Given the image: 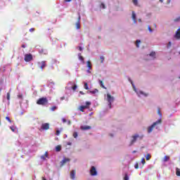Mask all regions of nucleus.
Instances as JSON below:
<instances>
[{"instance_id": "nucleus-1", "label": "nucleus", "mask_w": 180, "mask_h": 180, "mask_svg": "<svg viewBox=\"0 0 180 180\" xmlns=\"http://www.w3.org/2000/svg\"><path fill=\"white\" fill-rule=\"evenodd\" d=\"M161 123H162V120L161 118H159L157 121H155L151 125L148 127L147 131L148 134H150V133H153V130H154V129H158Z\"/></svg>"}, {"instance_id": "nucleus-2", "label": "nucleus", "mask_w": 180, "mask_h": 180, "mask_svg": "<svg viewBox=\"0 0 180 180\" xmlns=\"http://www.w3.org/2000/svg\"><path fill=\"white\" fill-rule=\"evenodd\" d=\"M131 84L134 88V92H136L137 96H139V98H147V96H148V93L140 90L139 89L136 88V86H134V84H133V82H131Z\"/></svg>"}, {"instance_id": "nucleus-3", "label": "nucleus", "mask_w": 180, "mask_h": 180, "mask_svg": "<svg viewBox=\"0 0 180 180\" xmlns=\"http://www.w3.org/2000/svg\"><path fill=\"white\" fill-rule=\"evenodd\" d=\"M105 101L108 102L109 109H112V103L115 102V97L110 95V94H107V95L105 96Z\"/></svg>"}, {"instance_id": "nucleus-4", "label": "nucleus", "mask_w": 180, "mask_h": 180, "mask_svg": "<svg viewBox=\"0 0 180 180\" xmlns=\"http://www.w3.org/2000/svg\"><path fill=\"white\" fill-rule=\"evenodd\" d=\"M98 169L96 167L91 166L89 169V174L91 176H98Z\"/></svg>"}, {"instance_id": "nucleus-5", "label": "nucleus", "mask_w": 180, "mask_h": 180, "mask_svg": "<svg viewBox=\"0 0 180 180\" xmlns=\"http://www.w3.org/2000/svg\"><path fill=\"white\" fill-rule=\"evenodd\" d=\"M85 105H80L78 107V110H80V112H84L85 109H88L91 105V102L86 101Z\"/></svg>"}, {"instance_id": "nucleus-6", "label": "nucleus", "mask_w": 180, "mask_h": 180, "mask_svg": "<svg viewBox=\"0 0 180 180\" xmlns=\"http://www.w3.org/2000/svg\"><path fill=\"white\" fill-rule=\"evenodd\" d=\"M155 52H151L150 54H148L145 57V60H155Z\"/></svg>"}, {"instance_id": "nucleus-7", "label": "nucleus", "mask_w": 180, "mask_h": 180, "mask_svg": "<svg viewBox=\"0 0 180 180\" xmlns=\"http://www.w3.org/2000/svg\"><path fill=\"white\" fill-rule=\"evenodd\" d=\"M48 102L49 101L47 100V98H41L37 101V105H46Z\"/></svg>"}, {"instance_id": "nucleus-8", "label": "nucleus", "mask_w": 180, "mask_h": 180, "mask_svg": "<svg viewBox=\"0 0 180 180\" xmlns=\"http://www.w3.org/2000/svg\"><path fill=\"white\" fill-rule=\"evenodd\" d=\"M24 60L27 63H29V61H32V60H33V56H32V54H26L25 56Z\"/></svg>"}, {"instance_id": "nucleus-9", "label": "nucleus", "mask_w": 180, "mask_h": 180, "mask_svg": "<svg viewBox=\"0 0 180 180\" xmlns=\"http://www.w3.org/2000/svg\"><path fill=\"white\" fill-rule=\"evenodd\" d=\"M137 139H140V135H139V134H136L132 136V139L131 141V144H134V143L137 141Z\"/></svg>"}, {"instance_id": "nucleus-10", "label": "nucleus", "mask_w": 180, "mask_h": 180, "mask_svg": "<svg viewBox=\"0 0 180 180\" xmlns=\"http://www.w3.org/2000/svg\"><path fill=\"white\" fill-rule=\"evenodd\" d=\"M131 19L134 23V25H137V15L134 11H132Z\"/></svg>"}, {"instance_id": "nucleus-11", "label": "nucleus", "mask_w": 180, "mask_h": 180, "mask_svg": "<svg viewBox=\"0 0 180 180\" xmlns=\"http://www.w3.org/2000/svg\"><path fill=\"white\" fill-rule=\"evenodd\" d=\"M80 129L83 131L91 130V129H92V127L89 125H82L80 127Z\"/></svg>"}, {"instance_id": "nucleus-12", "label": "nucleus", "mask_w": 180, "mask_h": 180, "mask_svg": "<svg viewBox=\"0 0 180 180\" xmlns=\"http://www.w3.org/2000/svg\"><path fill=\"white\" fill-rule=\"evenodd\" d=\"M41 128L43 130H49V129H50V124L49 123H44L42 124Z\"/></svg>"}, {"instance_id": "nucleus-13", "label": "nucleus", "mask_w": 180, "mask_h": 180, "mask_svg": "<svg viewBox=\"0 0 180 180\" xmlns=\"http://www.w3.org/2000/svg\"><path fill=\"white\" fill-rule=\"evenodd\" d=\"M70 158H64L63 160L60 162V167H63L66 164V162H70Z\"/></svg>"}, {"instance_id": "nucleus-14", "label": "nucleus", "mask_w": 180, "mask_h": 180, "mask_svg": "<svg viewBox=\"0 0 180 180\" xmlns=\"http://www.w3.org/2000/svg\"><path fill=\"white\" fill-rule=\"evenodd\" d=\"M81 15H79L78 21L76 22V29H81Z\"/></svg>"}, {"instance_id": "nucleus-15", "label": "nucleus", "mask_w": 180, "mask_h": 180, "mask_svg": "<svg viewBox=\"0 0 180 180\" xmlns=\"http://www.w3.org/2000/svg\"><path fill=\"white\" fill-rule=\"evenodd\" d=\"M38 67L39 68H41V70H43V68H44V67H46V62L41 61V62L38 63Z\"/></svg>"}, {"instance_id": "nucleus-16", "label": "nucleus", "mask_w": 180, "mask_h": 180, "mask_svg": "<svg viewBox=\"0 0 180 180\" xmlns=\"http://www.w3.org/2000/svg\"><path fill=\"white\" fill-rule=\"evenodd\" d=\"M40 158L41 161H46V158H49V153L46 152L44 155L40 156Z\"/></svg>"}, {"instance_id": "nucleus-17", "label": "nucleus", "mask_w": 180, "mask_h": 180, "mask_svg": "<svg viewBox=\"0 0 180 180\" xmlns=\"http://www.w3.org/2000/svg\"><path fill=\"white\" fill-rule=\"evenodd\" d=\"M140 44H141V41L140 39H137L135 42L136 47L137 49H140Z\"/></svg>"}, {"instance_id": "nucleus-18", "label": "nucleus", "mask_w": 180, "mask_h": 180, "mask_svg": "<svg viewBox=\"0 0 180 180\" xmlns=\"http://www.w3.org/2000/svg\"><path fill=\"white\" fill-rule=\"evenodd\" d=\"M71 179H75V170H72L70 172Z\"/></svg>"}, {"instance_id": "nucleus-19", "label": "nucleus", "mask_w": 180, "mask_h": 180, "mask_svg": "<svg viewBox=\"0 0 180 180\" xmlns=\"http://www.w3.org/2000/svg\"><path fill=\"white\" fill-rule=\"evenodd\" d=\"M176 39H180V28L177 30L175 34Z\"/></svg>"}, {"instance_id": "nucleus-20", "label": "nucleus", "mask_w": 180, "mask_h": 180, "mask_svg": "<svg viewBox=\"0 0 180 180\" xmlns=\"http://www.w3.org/2000/svg\"><path fill=\"white\" fill-rule=\"evenodd\" d=\"M78 58L80 61H82V64H85V61H84V57L81 56V53H78Z\"/></svg>"}, {"instance_id": "nucleus-21", "label": "nucleus", "mask_w": 180, "mask_h": 180, "mask_svg": "<svg viewBox=\"0 0 180 180\" xmlns=\"http://www.w3.org/2000/svg\"><path fill=\"white\" fill-rule=\"evenodd\" d=\"M98 89H94V90H92V91H89V94H91L92 95H95V94H98Z\"/></svg>"}, {"instance_id": "nucleus-22", "label": "nucleus", "mask_w": 180, "mask_h": 180, "mask_svg": "<svg viewBox=\"0 0 180 180\" xmlns=\"http://www.w3.org/2000/svg\"><path fill=\"white\" fill-rule=\"evenodd\" d=\"M70 84H71L72 85H74L73 86H72V89L73 91H76V90H77V84H74V83H72V82H70Z\"/></svg>"}, {"instance_id": "nucleus-23", "label": "nucleus", "mask_w": 180, "mask_h": 180, "mask_svg": "<svg viewBox=\"0 0 180 180\" xmlns=\"http://www.w3.org/2000/svg\"><path fill=\"white\" fill-rule=\"evenodd\" d=\"M176 175L180 176V169L178 167L176 168Z\"/></svg>"}, {"instance_id": "nucleus-24", "label": "nucleus", "mask_w": 180, "mask_h": 180, "mask_svg": "<svg viewBox=\"0 0 180 180\" xmlns=\"http://www.w3.org/2000/svg\"><path fill=\"white\" fill-rule=\"evenodd\" d=\"M11 130H12L13 132L18 131V128L16 127H10Z\"/></svg>"}, {"instance_id": "nucleus-25", "label": "nucleus", "mask_w": 180, "mask_h": 180, "mask_svg": "<svg viewBox=\"0 0 180 180\" xmlns=\"http://www.w3.org/2000/svg\"><path fill=\"white\" fill-rule=\"evenodd\" d=\"M169 156H165L164 158H163V162H167V161H169Z\"/></svg>"}, {"instance_id": "nucleus-26", "label": "nucleus", "mask_w": 180, "mask_h": 180, "mask_svg": "<svg viewBox=\"0 0 180 180\" xmlns=\"http://www.w3.org/2000/svg\"><path fill=\"white\" fill-rule=\"evenodd\" d=\"M56 151L59 152L61 151V146L58 145L56 147Z\"/></svg>"}, {"instance_id": "nucleus-27", "label": "nucleus", "mask_w": 180, "mask_h": 180, "mask_svg": "<svg viewBox=\"0 0 180 180\" xmlns=\"http://www.w3.org/2000/svg\"><path fill=\"white\" fill-rule=\"evenodd\" d=\"M150 159H151V155L150 153H148L146 155V161H150Z\"/></svg>"}, {"instance_id": "nucleus-28", "label": "nucleus", "mask_w": 180, "mask_h": 180, "mask_svg": "<svg viewBox=\"0 0 180 180\" xmlns=\"http://www.w3.org/2000/svg\"><path fill=\"white\" fill-rule=\"evenodd\" d=\"M84 89H86V90L89 89V86H88V83L84 82Z\"/></svg>"}, {"instance_id": "nucleus-29", "label": "nucleus", "mask_w": 180, "mask_h": 180, "mask_svg": "<svg viewBox=\"0 0 180 180\" xmlns=\"http://www.w3.org/2000/svg\"><path fill=\"white\" fill-rule=\"evenodd\" d=\"M132 2L134 4V5H135L136 6H137V5H139V0H132Z\"/></svg>"}, {"instance_id": "nucleus-30", "label": "nucleus", "mask_w": 180, "mask_h": 180, "mask_svg": "<svg viewBox=\"0 0 180 180\" xmlns=\"http://www.w3.org/2000/svg\"><path fill=\"white\" fill-rule=\"evenodd\" d=\"M72 136L74 137V139H77L78 132H74L73 134H72Z\"/></svg>"}, {"instance_id": "nucleus-31", "label": "nucleus", "mask_w": 180, "mask_h": 180, "mask_svg": "<svg viewBox=\"0 0 180 180\" xmlns=\"http://www.w3.org/2000/svg\"><path fill=\"white\" fill-rule=\"evenodd\" d=\"M141 163L142 164V167L146 164V160L143 158L141 160Z\"/></svg>"}, {"instance_id": "nucleus-32", "label": "nucleus", "mask_w": 180, "mask_h": 180, "mask_svg": "<svg viewBox=\"0 0 180 180\" xmlns=\"http://www.w3.org/2000/svg\"><path fill=\"white\" fill-rule=\"evenodd\" d=\"M86 67H87V68H89V67H91L92 66V65L91 64V61H89V60H88L87 62H86Z\"/></svg>"}, {"instance_id": "nucleus-33", "label": "nucleus", "mask_w": 180, "mask_h": 180, "mask_svg": "<svg viewBox=\"0 0 180 180\" xmlns=\"http://www.w3.org/2000/svg\"><path fill=\"white\" fill-rule=\"evenodd\" d=\"M101 8H102V9H106V6L105 5V4L101 3Z\"/></svg>"}, {"instance_id": "nucleus-34", "label": "nucleus", "mask_w": 180, "mask_h": 180, "mask_svg": "<svg viewBox=\"0 0 180 180\" xmlns=\"http://www.w3.org/2000/svg\"><path fill=\"white\" fill-rule=\"evenodd\" d=\"M63 131V128L60 129V130H57L56 131V136H60V133H61V131Z\"/></svg>"}, {"instance_id": "nucleus-35", "label": "nucleus", "mask_w": 180, "mask_h": 180, "mask_svg": "<svg viewBox=\"0 0 180 180\" xmlns=\"http://www.w3.org/2000/svg\"><path fill=\"white\" fill-rule=\"evenodd\" d=\"M7 100L8 101L11 100V92L7 93Z\"/></svg>"}, {"instance_id": "nucleus-36", "label": "nucleus", "mask_w": 180, "mask_h": 180, "mask_svg": "<svg viewBox=\"0 0 180 180\" xmlns=\"http://www.w3.org/2000/svg\"><path fill=\"white\" fill-rule=\"evenodd\" d=\"M100 59H101V63H103V61H105V57H103V56H101Z\"/></svg>"}, {"instance_id": "nucleus-37", "label": "nucleus", "mask_w": 180, "mask_h": 180, "mask_svg": "<svg viewBox=\"0 0 180 180\" xmlns=\"http://www.w3.org/2000/svg\"><path fill=\"white\" fill-rule=\"evenodd\" d=\"M171 46H172V43L171 41H169L167 44V49H169L171 47Z\"/></svg>"}, {"instance_id": "nucleus-38", "label": "nucleus", "mask_w": 180, "mask_h": 180, "mask_svg": "<svg viewBox=\"0 0 180 180\" xmlns=\"http://www.w3.org/2000/svg\"><path fill=\"white\" fill-rule=\"evenodd\" d=\"M134 168H135L136 169H139V163H138V162H136V163L135 164Z\"/></svg>"}, {"instance_id": "nucleus-39", "label": "nucleus", "mask_w": 180, "mask_h": 180, "mask_svg": "<svg viewBox=\"0 0 180 180\" xmlns=\"http://www.w3.org/2000/svg\"><path fill=\"white\" fill-rule=\"evenodd\" d=\"M124 180H129V175H127V174H125L124 177Z\"/></svg>"}, {"instance_id": "nucleus-40", "label": "nucleus", "mask_w": 180, "mask_h": 180, "mask_svg": "<svg viewBox=\"0 0 180 180\" xmlns=\"http://www.w3.org/2000/svg\"><path fill=\"white\" fill-rule=\"evenodd\" d=\"M6 120H8V122H9V123H12V121L11 120V118H9V117H6Z\"/></svg>"}, {"instance_id": "nucleus-41", "label": "nucleus", "mask_w": 180, "mask_h": 180, "mask_svg": "<svg viewBox=\"0 0 180 180\" xmlns=\"http://www.w3.org/2000/svg\"><path fill=\"white\" fill-rule=\"evenodd\" d=\"M148 30H149L150 33H153V30L150 26L148 27Z\"/></svg>"}, {"instance_id": "nucleus-42", "label": "nucleus", "mask_w": 180, "mask_h": 180, "mask_svg": "<svg viewBox=\"0 0 180 180\" xmlns=\"http://www.w3.org/2000/svg\"><path fill=\"white\" fill-rule=\"evenodd\" d=\"M57 109V107L54 106L51 108V110L54 111Z\"/></svg>"}, {"instance_id": "nucleus-43", "label": "nucleus", "mask_w": 180, "mask_h": 180, "mask_svg": "<svg viewBox=\"0 0 180 180\" xmlns=\"http://www.w3.org/2000/svg\"><path fill=\"white\" fill-rule=\"evenodd\" d=\"M63 123H65L67 122V120L65 118H62Z\"/></svg>"}, {"instance_id": "nucleus-44", "label": "nucleus", "mask_w": 180, "mask_h": 180, "mask_svg": "<svg viewBox=\"0 0 180 180\" xmlns=\"http://www.w3.org/2000/svg\"><path fill=\"white\" fill-rule=\"evenodd\" d=\"M179 20H180V17L178 18H176V19H175V20H174V22H179Z\"/></svg>"}, {"instance_id": "nucleus-45", "label": "nucleus", "mask_w": 180, "mask_h": 180, "mask_svg": "<svg viewBox=\"0 0 180 180\" xmlns=\"http://www.w3.org/2000/svg\"><path fill=\"white\" fill-rule=\"evenodd\" d=\"M64 99H65V96L60 97V101H64Z\"/></svg>"}, {"instance_id": "nucleus-46", "label": "nucleus", "mask_w": 180, "mask_h": 180, "mask_svg": "<svg viewBox=\"0 0 180 180\" xmlns=\"http://www.w3.org/2000/svg\"><path fill=\"white\" fill-rule=\"evenodd\" d=\"M78 49H79V51H82V50H83L82 47H81V46H79Z\"/></svg>"}, {"instance_id": "nucleus-47", "label": "nucleus", "mask_w": 180, "mask_h": 180, "mask_svg": "<svg viewBox=\"0 0 180 180\" xmlns=\"http://www.w3.org/2000/svg\"><path fill=\"white\" fill-rule=\"evenodd\" d=\"M30 32H34V29L31 28V29L30 30Z\"/></svg>"}, {"instance_id": "nucleus-48", "label": "nucleus", "mask_w": 180, "mask_h": 180, "mask_svg": "<svg viewBox=\"0 0 180 180\" xmlns=\"http://www.w3.org/2000/svg\"><path fill=\"white\" fill-rule=\"evenodd\" d=\"M86 72H87L88 74H91V70H86Z\"/></svg>"}, {"instance_id": "nucleus-49", "label": "nucleus", "mask_w": 180, "mask_h": 180, "mask_svg": "<svg viewBox=\"0 0 180 180\" xmlns=\"http://www.w3.org/2000/svg\"><path fill=\"white\" fill-rule=\"evenodd\" d=\"M88 70H92V66L89 67V68H88Z\"/></svg>"}, {"instance_id": "nucleus-50", "label": "nucleus", "mask_w": 180, "mask_h": 180, "mask_svg": "<svg viewBox=\"0 0 180 180\" xmlns=\"http://www.w3.org/2000/svg\"><path fill=\"white\" fill-rule=\"evenodd\" d=\"M138 21H139L140 23H141V18H139V19H138Z\"/></svg>"}, {"instance_id": "nucleus-51", "label": "nucleus", "mask_w": 180, "mask_h": 180, "mask_svg": "<svg viewBox=\"0 0 180 180\" xmlns=\"http://www.w3.org/2000/svg\"><path fill=\"white\" fill-rule=\"evenodd\" d=\"M72 143L71 142L68 143V146H71Z\"/></svg>"}, {"instance_id": "nucleus-52", "label": "nucleus", "mask_w": 180, "mask_h": 180, "mask_svg": "<svg viewBox=\"0 0 180 180\" xmlns=\"http://www.w3.org/2000/svg\"><path fill=\"white\" fill-rule=\"evenodd\" d=\"M68 124H71V121H68Z\"/></svg>"}, {"instance_id": "nucleus-53", "label": "nucleus", "mask_w": 180, "mask_h": 180, "mask_svg": "<svg viewBox=\"0 0 180 180\" xmlns=\"http://www.w3.org/2000/svg\"><path fill=\"white\" fill-rule=\"evenodd\" d=\"M65 2H71V0H65Z\"/></svg>"}, {"instance_id": "nucleus-54", "label": "nucleus", "mask_w": 180, "mask_h": 180, "mask_svg": "<svg viewBox=\"0 0 180 180\" xmlns=\"http://www.w3.org/2000/svg\"><path fill=\"white\" fill-rule=\"evenodd\" d=\"M22 47H23V49L26 48L25 45H22Z\"/></svg>"}, {"instance_id": "nucleus-55", "label": "nucleus", "mask_w": 180, "mask_h": 180, "mask_svg": "<svg viewBox=\"0 0 180 180\" xmlns=\"http://www.w3.org/2000/svg\"><path fill=\"white\" fill-rule=\"evenodd\" d=\"M79 94H81L82 95H84V92L80 91Z\"/></svg>"}, {"instance_id": "nucleus-56", "label": "nucleus", "mask_w": 180, "mask_h": 180, "mask_svg": "<svg viewBox=\"0 0 180 180\" xmlns=\"http://www.w3.org/2000/svg\"><path fill=\"white\" fill-rule=\"evenodd\" d=\"M160 2L161 3L164 2V0H160Z\"/></svg>"}, {"instance_id": "nucleus-57", "label": "nucleus", "mask_w": 180, "mask_h": 180, "mask_svg": "<svg viewBox=\"0 0 180 180\" xmlns=\"http://www.w3.org/2000/svg\"><path fill=\"white\" fill-rule=\"evenodd\" d=\"M18 98H22V95H19V96H18Z\"/></svg>"}, {"instance_id": "nucleus-58", "label": "nucleus", "mask_w": 180, "mask_h": 180, "mask_svg": "<svg viewBox=\"0 0 180 180\" xmlns=\"http://www.w3.org/2000/svg\"><path fill=\"white\" fill-rule=\"evenodd\" d=\"M42 180H47V179H46V178L43 177V178H42Z\"/></svg>"}, {"instance_id": "nucleus-59", "label": "nucleus", "mask_w": 180, "mask_h": 180, "mask_svg": "<svg viewBox=\"0 0 180 180\" xmlns=\"http://www.w3.org/2000/svg\"><path fill=\"white\" fill-rule=\"evenodd\" d=\"M133 153H136V150H134Z\"/></svg>"}, {"instance_id": "nucleus-60", "label": "nucleus", "mask_w": 180, "mask_h": 180, "mask_svg": "<svg viewBox=\"0 0 180 180\" xmlns=\"http://www.w3.org/2000/svg\"><path fill=\"white\" fill-rule=\"evenodd\" d=\"M93 113L91 112L90 115H92Z\"/></svg>"}, {"instance_id": "nucleus-61", "label": "nucleus", "mask_w": 180, "mask_h": 180, "mask_svg": "<svg viewBox=\"0 0 180 180\" xmlns=\"http://www.w3.org/2000/svg\"><path fill=\"white\" fill-rule=\"evenodd\" d=\"M101 84H102V82H101Z\"/></svg>"}]
</instances>
